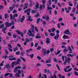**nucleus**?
Instances as JSON below:
<instances>
[{
  "instance_id": "nucleus-56",
  "label": "nucleus",
  "mask_w": 78,
  "mask_h": 78,
  "mask_svg": "<svg viewBox=\"0 0 78 78\" xmlns=\"http://www.w3.org/2000/svg\"><path fill=\"white\" fill-rule=\"evenodd\" d=\"M41 48V47L40 46H38L37 48V50H40Z\"/></svg>"
},
{
  "instance_id": "nucleus-40",
  "label": "nucleus",
  "mask_w": 78,
  "mask_h": 78,
  "mask_svg": "<svg viewBox=\"0 0 78 78\" xmlns=\"http://www.w3.org/2000/svg\"><path fill=\"white\" fill-rule=\"evenodd\" d=\"M43 53H45L47 54V50L46 49H44L43 50Z\"/></svg>"
},
{
  "instance_id": "nucleus-1",
  "label": "nucleus",
  "mask_w": 78,
  "mask_h": 78,
  "mask_svg": "<svg viewBox=\"0 0 78 78\" xmlns=\"http://www.w3.org/2000/svg\"><path fill=\"white\" fill-rule=\"evenodd\" d=\"M11 23H9L8 22H6L5 23V25L6 26L2 29V30L5 31L6 30V27H11L12 25H14V23L13 21H11Z\"/></svg>"
},
{
  "instance_id": "nucleus-46",
  "label": "nucleus",
  "mask_w": 78,
  "mask_h": 78,
  "mask_svg": "<svg viewBox=\"0 0 78 78\" xmlns=\"http://www.w3.org/2000/svg\"><path fill=\"white\" fill-rule=\"evenodd\" d=\"M13 36L14 38H16V37H17V34H14L13 35Z\"/></svg>"
},
{
  "instance_id": "nucleus-51",
  "label": "nucleus",
  "mask_w": 78,
  "mask_h": 78,
  "mask_svg": "<svg viewBox=\"0 0 78 78\" xmlns=\"http://www.w3.org/2000/svg\"><path fill=\"white\" fill-rule=\"evenodd\" d=\"M57 26L58 27V28H59V29H60V28H61V26H60V24L58 23L57 24Z\"/></svg>"
},
{
  "instance_id": "nucleus-45",
  "label": "nucleus",
  "mask_w": 78,
  "mask_h": 78,
  "mask_svg": "<svg viewBox=\"0 0 78 78\" xmlns=\"http://www.w3.org/2000/svg\"><path fill=\"white\" fill-rule=\"evenodd\" d=\"M67 51V49L66 48L64 49L63 50V52H67V51Z\"/></svg>"
},
{
  "instance_id": "nucleus-24",
  "label": "nucleus",
  "mask_w": 78,
  "mask_h": 78,
  "mask_svg": "<svg viewBox=\"0 0 78 78\" xmlns=\"http://www.w3.org/2000/svg\"><path fill=\"white\" fill-rule=\"evenodd\" d=\"M17 16H18V14L17 13H16L13 15V18H16V17H17Z\"/></svg>"
},
{
  "instance_id": "nucleus-17",
  "label": "nucleus",
  "mask_w": 78,
  "mask_h": 78,
  "mask_svg": "<svg viewBox=\"0 0 78 78\" xmlns=\"http://www.w3.org/2000/svg\"><path fill=\"white\" fill-rule=\"evenodd\" d=\"M18 47H16L15 48H14L13 51H14V52H16V50H18Z\"/></svg>"
},
{
  "instance_id": "nucleus-44",
  "label": "nucleus",
  "mask_w": 78,
  "mask_h": 78,
  "mask_svg": "<svg viewBox=\"0 0 78 78\" xmlns=\"http://www.w3.org/2000/svg\"><path fill=\"white\" fill-rule=\"evenodd\" d=\"M41 2L43 3L42 4H45V3H46L45 0H42Z\"/></svg>"
},
{
  "instance_id": "nucleus-52",
  "label": "nucleus",
  "mask_w": 78,
  "mask_h": 78,
  "mask_svg": "<svg viewBox=\"0 0 78 78\" xmlns=\"http://www.w3.org/2000/svg\"><path fill=\"white\" fill-rule=\"evenodd\" d=\"M39 16V14H37L35 15V16L37 18Z\"/></svg>"
},
{
  "instance_id": "nucleus-61",
  "label": "nucleus",
  "mask_w": 78,
  "mask_h": 78,
  "mask_svg": "<svg viewBox=\"0 0 78 78\" xmlns=\"http://www.w3.org/2000/svg\"><path fill=\"white\" fill-rule=\"evenodd\" d=\"M31 12L32 14H34V13H36V11H35V10H32Z\"/></svg>"
},
{
  "instance_id": "nucleus-39",
  "label": "nucleus",
  "mask_w": 78,
  "mask_h": 78,
  "mask_svg": "<svg viewBox=\"0 0 78 78\" xmlns=\"http://www.w3.org/2000/svg\"><path fill=\"white\" fill-rule=\"evenodd\" d=\"M42 8H43V9H45V4H42Z\"/></svg>"
},
{
  "instance_id": "nucleus-34",
  "label": "nucleus",
  "mask_w": 78,
  "mask_h": 78,
  "mask_svg": "<svg viewBox=\"0 0 78 78\" xmlns=\"http://www.w3.org/2000/svg\"><path fill=\"white\" fill-rule=\"evenodd\" d=\"M4 51H5V53H6V55H8V53H9L8 51H7L6 49H5Z\"/></svg>"
},
{
  "instance_id": "nucleus-48",
  "label": "nucleus",
  "mask_w": 78,
  "mask_h": 78,
  "mask_svg": "<svg viewBox=\"0 0 78 78\" xmlns=\"http://www.w3.org/2000/svg\"><path fill=\"white\" fill-rule=\"evenodd\" d=\"M56 67H57V68L58 69V70L59 71H60L61 69H60V68H59V66H58V65H56Z\"/></svg>"
},
{
  "instance_id": "nucleus-27",
  "label": "nucleus",
  "mask_w": 78,
  "mask_h": 78,
  "mask_svg": "<svg viewBox=\"0 0 78 78\" xmlns=\"http://www.w3.org/2000/svg\"><path fill=\"white\" fill-rule=\"evenodd\" d=\"M37 5H36L35 6V8H37V9H38L39 8V3H38L37 2H36Z\"/></svg>"
},
{
  "instance_id": "nucleus-12",
  "label": "nucleus",
  "mask_w": 78,
  "mask_h": 78,
  "mask_svg": "<svg viewBox=\"0 0 78 78\" xmlns=\"http://www.w3.org/2000/svg\"><path fill=\"white\" fill-rule=\"evenodd\" d=\"M25 17L24 16H23L22 17V18H20V20L21 22H23V20H25Z\"/></svg>"
},
{
  "instance_id": "nucleus-33",
  "label": "nucleus",
  "mask_w": 78,
  "mask_h": 78,
  "mask_svg": "<svg viewBox=\"0 0 78 78\" xmlns=\"http://www.w3.org/2000/svg\"><path fill=\"white\" fill-rule=\"evenodd\" d=\"M4 27V24H0V28H3Z\"/></svg>"
},
{
  "instance_id": "nucleus-11",
  "label": "nucleus",
  "mask_w": 78,
  "mask_h": 78,
  "mask_svg": "<svg viewBox=\"0 0 78 78\" xmlns=\"http://www.w3.org/2000/svg\"><path fill=\"white\" fill-rule=\"evenodd\" d=\"M27 17L28 18V19L27 20V21H30V22H31L32 21H33V19H31V16L30 15H28Z\"/></svg>"
},
{
  "instance_id": "nucleus-49",
  "label": "nucleus",
  "mask_w": 78,
  "mask_h": 78,
  "mask_svg": "<svg viewBox=\"0 0 78 78\" xmlns=\"http://www.w3.org/2000/svg\"><path fill=\"white\" fill-rule=\"evenodd\" d=\"M10 66V65H9V64L7 63L6 66V67H7V68H8V67H9Z\"/></svg>"
},
{
  "instance_id": "nucleus-20",
  "label": "nucleus",
  "mask_w": 78,
  "mask_h": 78,
  "mask_svg": "<svg viewBox=\"0 0 78 78\" xmlns=\"http://www.w3.org/2000/svg\"><path fill=\"white\" fill-rule=\"evenodd\" d=\"M24 54H25V51H21V52L20 53L21 56H23L24 55Z\"/></svg>"
},
{
  "instance_id": "nucleus-4",
  "label": "nucleus",
  "mask_w": 78,
  "mask_h": 78,
  "mask_svg": "<svg viewBox=\"0 0 78 78\" xmlns=\"http://www.w3.org/2000/svg\"><path fill=\"white\" fill-rule=\"evenodd\" d=\"M31 10V9H29L25 10L24 11V13H27V15L29 16L30 14V11Z\"/></svg>"
},
{
  "instance_id": "nucleus-28",
  "label": "nucleus",
  "mask_w": 78,
  "mask_h": 78,
  "mask_svg": "<svg viewBox=\"0 0 78 78\" xmlns=\"http://www.w3.org/2000/svg\"><path fill=\"white\" fill-rule=\"evenodd\" d=\"M67 56H69V57H73V55L71 54H68L67 55Z\"/></svg>"
},
{
  "instance_id": "nucleus-63",
  "label": "nucleus",
  "mask_w": 78,
  "mask_h": 78,
  "mask_svg": "<svg viewBox=\"0 0 78 78\" xmlns=\"http://www.w3.org/2000/svg\"><path fill=\"white\" fill-rule=\"evenodd\" d=\"M56 34H59V30H57L56 31Z\"/></svg>"
},
{
  "instance_id": "nucleus-47",
  "label": "nucleus",
  "mask_w": 78,
  "mask_h": 78,
  "mask_svg": "<svg viewBox=\"0 0 78 78\" xmlns=\"http://www.w3.org/2000/svg\"><path fill=\"white\" fill-rule=\"evenodd\" d=\"M35 38L36 39H41V37L40 36H36Z\"/></svg>"
},
{
  "instance_id": "nucleus-16",
  "label": "nucleus",
  "mask_w": 78,
  "mask_h": 78,
  "mask_svg": "<svg viewBox=\"0 0 78 78\" xmlns=\"http://www.w3.org/2000/svg\"><path fill=\"white\" fill-rule=\"evenodd\" d=\"M68 49L69 51H70L69 52V53H72V49H71L70 46H69Z\"/></svg>"
},
{
  "instance_id": "nucleus-7",
  "label": "nucleus",
  "mask_w": 78,
  "mask_h": 78,
  "mask_svg": "<svg viewBox=\"0 0 78 78\" xmlns=\"http://www.w3.org/2000/svg\"><path fill=\"white\" fill-rule=\"evenodd\" d=\"M51 57H49L48 58L46 61V63H51Z\"/></svg>"
},
{
  "instance_id": "nucleus-53",
  "label": "nucleus",
  "mask_w": 78,
  "mask_h": 78,
  "mask_svg": "<svg viewBox=\"0 0 78 78\" xmlns=\"http://www.w3.org/2000/svg\"><path fill=\"white\" fill-rule=\"evenodd\" d=\"M51 0H49L48 2V5H51Z\"/></svg>"
},
{
  "instance_id": "nucleus-30",
  "label": "nucleus",
  "mask_w": 78,
  "mask_h": 78,
  "mask_svg": "<svg viewBox=\"0 0 78 78\" xmlns=\"http://www.w3.org/2000/svg\"><path fill=\"white\" fill-rule=\"evenodd\" d=\"M54 1H55V4H56L58 3V0H51L52 2H54Z\"/></svg>"
},
{
  "instance_id": "nucleus-37",
  "label": "nucleus",
  "mask_w": 78,
  "mask_h": 78,
  "mask_svg": "<svg viewBox=\"0 0 78 78\" xmlns=\"http://www.w3.org/2000/svg\"><path fill=\"white\" fill-rule=\"evenodd\" d=\"M20 53V51H17L16 52V55H19Z\"/></svg>"
},
{
  "instance_id": "nucleus-18",
  "label": "nucleus",
  "mask_w": 78,
  "mask_h": 78,
  "mask_svg": "<svg viewBox=\"0 0 78 78\" xmlns=\"http://www.w3.org/2000/svg\"><path fill=\"white\" fill-rule=\"evenodd\" d=\"M62 38L63 39H66L68 37V36L66 35H64V36L62 37Z\"/></svg>"
},
{
  "instance_id": "nucleus-32",
  "label": "nucleus",
  "mask_w": 78,
  "mask_h": 78,
  "mask_svg": "<svg viewBox=\"0 0 78 78\" xmlns=\"http://www.w3.org/2000/svg\"><path fill=\"white\" fill-rule=\"evenodd\" d=\"M20 58L21 59H22L23 61L24 62H25V61H26V60H25V58H23L22 57H20Z\"/></svg>"
},
{
  "instance_id": "nucleus-38",
  "label": "nucleus",
  "mask_w": 78,
  "mask_h": 78,
  "mask_svg": "<svg viewBox=\"0 0 78 78\" xmlns=\"http://www.w3.org/2000/svg\"><path fill=\"white\" fill-rule=\"evenodd\" d=\"M49 35L51 36H54L55 35V34L53 33H51L49 34Z\"/></svg>"
},
{
  "instance_id": "nucleus-64",
  "label": "nucleus",
  "mask_w": 78,
  "mask_h": 78,
  "mask_svg": "<svg viewBox=\"0 0 78 78\" xmlns=\"http://www.w3.org/2000/svg\"><path fill=\"white\" fill-rule=\"evenodd\" d=\"M73 12H75V8H73V9L72 10Z\"/></svg>"
},
{
  "instance_id": "nucleus-15",
  "label": "nucleus",
  "mask_w": 78,
  "mask_h": 78,
  "mask_svg": "<svg viewBox=\"0 0 78 78\" xmlns=\"http://www.w3.org/2000/svg\"><path fill=\"white\" fill-rule=\"evenodd\" d=\"M59 37V35L56 34V36H55L54 37V39L56 40H58V38Z\"/></svg>"
},
{
  "instance_id": "nucleus-8",
  "label": "nucleus",
  "mask_w": 78,
  "mask_h": 78,
  "mask_svg": "<svg viewBox=\"0 0 78 78\" xmlns=\"http://www.w3.org/2000/svg\"><path fill=\"white\" fill-rule=\"evenodd\" d=\"M30 26L31 28V29L30 30L32 32V33H35V31L34 30V25H31Z\"/></svg>"
},
{
  "instance_id": "nucleus-3",
  "label": "nucleus",
  "mask_w": 78,
  "mask_h": 78,
  "mask_svg": "<svg viewBox=\"0 0 78 78\" xmlns=\"http://www.w3.org/2000/svg\"><path fill=\"white\" fill-rule=\"evenodd\" d=\"M17 73H16V74H15V76L16 77H20V75H19L21 73V71L20 70H17Z\"/></svg>"
},
{
  "instance_id": "nucleus-41",
  "label": "nucleus",
  "mask_w": 78,
  "mask_h": 78,
  "mask_svg": "<svg viewBox=\"0 0 78 78\" xmlns=\"http://www.w3.org/2000/svg\"><path fill=\"white\" fill-rule=\"evenodd\" d=\"M23 66H23L22 67V69H26V67H26V65H24V64H23Z\"/></svg>"
},
{
  "instance_id": "nucleus-60",
  "label": "nucleus",
  "mask_w": 78,
  "mask_h": 78,
  "mask_svg": "<svg viewBox=\"0 0 78 78\" xmlns=\"http://www.w3.org/2000/svg\"><path fill=\"white\" fill-rule=\"evenodd\" d=\"M8 46L10 48H12V45H11V44H8Z\"/></svg>"
},
{
  "instance_id": "nucleus-2",
  "label": "nucleus",
  "mask_w": 78,
  "mask_h": 78,
  "mask_svg": "<svg viewBox=\"0 0 78 78\" xmlns=\"http://www.w3.org/2000/svg\"><path fill=\"white\" fill-rule=\"evenodd\" d=\"M12 65H11V67H12V68L13 69L14 67V66H17V65L19 64L20 63H19V62H13L12 63Z\"/></svg>"
},
{
  "instance_id": "nucleus-50",
  "label": "nucleus",
  "mask_w": 78,
  "mask_h": 78,
  "mask_svg": "<svg viewBox=\"0 0 78 78\" xmlns=\"http://www.w3.org/2000/svg\"><path fill=\"white\" fill-rule=\"evenodd\" d=\"M9 75H10L9 73H7L5 75V77H6L7 76H8Z\"/></svg>"
},
{
  "instance_id": "nucleus-43",
  "label": "nucleus",
  "mask_w": 78,
  "mask_h": 78,
  "mask_svg": "<svg viewBox=\"0 0 78 78\" xmlns=\"http://www.w3.org/2000/svg\"><path fill=\"white\" fill-rule=\"evenodd\" d=\"M25 41L27 42H30V40L28 39V38H26L25 40Z\"/></svg>"
},
{
  "instance_id": "nucleus-42",
  "label": "nucleus",
  "mask_w": 78,
  "mask_h": 78,
  "mask_svg": "<svg viewBox=\"0 0 78 78\" xmlns=\"http://www.w3.org/2000/svg\"><path fill=\"white\" fill-rule=\"evenodd\" d=\"M13 7H10L9 8V9H10V11H13Z\"/></svg>"
},
{
  "instance_id": "nucleus-59",
  "label": "nucleus",
  "mask_w": 78,
  "mask_h": 78,
  "mask_svg": "<svg viewBox=\"0 0 78 78\" xmlns=\"http://www.w3.org/2000/svg\"><path fill=\"white\" fill-rule=\"evenodd\" d=\"M34 28L35 31H37V32H38V29H37V27H35Z\"/></svg>"
},
{
  "instance_id": "nucleus-21",
  "label": "nucleus",
  "mask_w": 78,
  "mask_h": 78,
  "mask_svg": "<svg viewBox=\"0 0 78 78\" xmlns=\"http://www.w3.org/2000/svg\"><path fill=\"white\" fill-rule=\"evenodd\" d=\"M30 2V4L29 5V6L30 7H31V6H32L33 5V3H32V2H33V1H29Z\"/></svg>"
},
{
  "instance_id": "nucleus-29",
  "label": "nucleus",
  "mask_w": 78,
  "mask_h": 78,
  "mask_svg": "<svg viewBox=\"0 0 78 78\" xmlns=\"http://www.w3.org/2000/svg\"><path fill=\"white\" fill-rule=\"evenodd\" d=\"M9 60L10 61H12L13 60H16V57H14V58H10Z\"/></svg>"
},
{
  "instance_id": "nucleus-9",
  "label": "nucleus",
  "mask_w": 78,
  "mask_h": 78,
  "mask_svg": "<svg viewBox=\"0 0 78 78\" xmlns=\"http://www.w3.org/2000/svg\"><path fill=\"white\" fill-rule=\"evenodd\" d=\"M48 53H50V50H48L47 51V53L46 54V53H45L44 52H43L42 53V56H47V55H48Z\"/></svg>"
},
{
  "instance_id": "nucleus-35",
  "label": "nucleus",
  "mask_w": 78,
  "mask_h": 78,
  "mask_svg": "<svg viewBox=\"0 0 78 78\" xmlns=\"http://www.w3.org/2000/svg\"><path fill=\"white\" fill-rule=\"evenodd\" d=\"M40 18H38L37 19V23H38L40 21Z\"/></svg>"
},
{
  "instance_id": "nucleus-62",
  "label": "nucleus",
  "mask_w": 78,
  "mask_h": 78,
  "mask_svg": "<svg viewBox=\"0 0 78 78\" xmlns=\"http://www.w3.org/2000/svg\"><path fill=\"white\" fill-rule=\"evenodd\" d=\"M37 58L38 60H41V57L39 56L37 57Z\"/></svg>"
},
{
  "instance_id": "nucleus-36",
  "label": "nucleus",
  "mask_w": 78,
  "mask_h": 78,
  "mask_svg": "<svg viewBox=\"0 0 78 78\" xmlns=\"http://www.w3.org/2000/svg\"><path fill=\"white\" fill-rule=\"evenodd\" d=\"M8 16V14L7 13H5V18L7 19Z\"/></svg>"
},
{
  "instance_id": "nucleus-22",
  "label": "nucleus",
  "mask_w": 78,
  "mask_h": 78,
  "mask_svg": "<svg viewBox=\"0 0 78 78\" xmlns=\"http://www.w3.org/2000/svg\"><path fill=\"white\" fill-rule=\"evenodd\" d=\"M26 52L27 53H28L29 52H30L31 51H33V49H27L26 50Z\"/></svg>"
},
{
  "instance_id": "nucleus-55",
  "label": "nucleus",
  "mask_w": 78,
  "mask_h": 78,
  "mask_svg": "<svg viewBox=\"0 0 78 78\" xmlns=\"http://www.w3.org/2000/svg\"><path fill=\"white\" fill-rule=\"evenodd\" d=\"M10 20H12V17H13V16L12 17V14H10Z\"/></svg>"
},
{
  "instance_id": "nucleus-25",
  "label": "nucleus",
  "mask_w": 78,
  "mask_h": 78,
  "mask_svg": "<svg viewBox=\"0 0 78 78\" xmlns=\"http://www.w3.org/2000/svg\"><path fill=\"white\" fill-rule=\"evenodd\" d=\"M17 70H18L17 68H16V67L14 69L13 72H14V73H16V72H17Z\"/></svg>"
},
{
  "instance_id": "nucleus-6",
  "label": "nucleus",
  "mask_w": 78,
  "mask_h": 78,
  "mask_svg": "<svg viewBox=\"0 0 78 78\" xmlns=\"http://www.w3.org/2000/svg\"><path fill=\"white\" fill-rule=\"evenodd\" d=\"M29 33H28V35L29 36H30V37H31L32 36L33 37H34V34H32V32L30 30H29Z\"/></svg>"
},
{
  "instance_id": "nucleus-5",
  "label": "nucleus",
  "mask_w": 78,
  "mask_h": 78,
  "mask_svg": "<svg viewBox=\"0 0 78 78\" xmlns=\"http://www.w3.org/2000/svg\"><path fill=\"white\" fill-rule=\"evenodd\" d=\"M65 61L67 62V63H68V64L70 63V61H71V59L70 58V57H67V56H65Z\"/></svg>"
},
{
  "instance_id": "nucleus-10",
  "label": "nucleus",
  "mask_w": 78,
  "mask_h": 78,
  "mask_svg": "<svg viewBox=\"0 0 78 78\" xmlns=\"http://www.w3.org/2000/svg\"><path fill=\"white\" fill-rule=\"evenodd\" d=\"M64 33L65 34H72V33H70V31L69 30H67L65 31Z\"/></svg>"
},
{
  "instance_id": "nucleus-57",
  "label": "nucleus",
  "mask_w": 78,
  "mask_h": 78,
  "mask_svg": "<svg viewBox=\"0 0 78 78\" xmlns=\"http://www.w3.org/2000/svg\"><path fill=\"white\" fill-rule=\"evenodd\" d=\"M20 35L21 37H23V33L22 32H21V34H20Z\"/></svg>"
},
{
  "instance_id": "nucleus-23",
  "label": "nucleus",
  "mask_w": 78,
  "mask_h": 78,
  "mask_svg": "<svg viewBox=\"0 0 78 78\" xmlns=\"http://www.w3.org/2000/svg\"><path fill=\"white\" fill-rule=\"evenodd\" d=\"M51 31L52 32V33H53L54 31H55V30H56V29L54 27H53L52 28H51Z\"/></svg>"
},
{
  "instance_id": "nucleus-54",
  "label": "nucleus",
  "mask_w": 78,
  "mask_h": 78,
  "mask_svg": "<svg viewBox=\"0 0 78 78\" xmlns=\"http://www.w3.org/2000/svg\"><path fill=\"white\" fill-rule=\"evenodd\" d=\"M62 20V18H60L58 19L59 22H61Z\"/></svg>"
},
{
  "instance_id": "nucleus-26",
  "label": "nucleus",
  "mask_w": 78,
  "mask_h": 78,
  "mask_svg": "<svg viewBox=\"0 0 78 78\" xmlns=\"http://www.w3.org/2000/svg\"><path fill=\"white\" fill-rule=\"evenodd\" d=\"M29 56L31 58H33V57H34V54H32L31 55H29Z\"/></svg>"
},
{
  "instance_id": "nucleus-31",
  "label": "nucleus",
  "mask_w": 78,
  "mask_h": 78,
  "mask_svg": "<svg viewBox=\"0 0 78 78\" xmlns=\"http://www.w3.org/2000/svg\"><path fill=\"white\" fill-rule=\"evenodd\" d=\"M20 58L21 59H22L23 61L24 62H25V61H26V60H25V58H23L22 57H20Z\"/></svg>"
},
{
  "instance_id": "nucleus-13",
  "label": "nucleus",
  "mask_w": 78,
  "mask_h": 78,
  "mask_svg": "<svg viewBox=\"0 0 78 78\" xmlns=\"http://www.w3.org/2000/svg\"><path fill=\"white\" fill-rule=\"evenodd\" d=\"M28 4L27 3H26L24 4V9H25L27 8H28Z\"/></svg>"
},
{
  "instance_id": "nucleus-19",
  "label": "nucleus",
  "mask_w": 78,
  "mask_h": 78,
  "mask_svg": "<svg viewBox=\"0 0 78 78\" xmlns=\"http://www.w3.org/2000/svg\"><path fill=\"white\" fill-rule=\"evenodd\" d=\"M16 31L17 34H19V35L21 33H22V32L18 30H16Z\"/></svg>"
},
{
  "instance_id": "nucleus-14",
  "label": "nucleus",
  "mask_w": 78,
  "mask_h": 78,
  "mask_svg": "<svg viewBox=\"0 0 78 78\" xmlns=\"http://www.w3.org/2000/svg\"><path fill=\"white\" fill-rule=\"evenodd\" d=\"M46 40V44H50V39L48 38H47Z\"/></svg>"
},
{
  "instance_id": "nucleus-58",
  "label": "nucleus",
  "mask_w": 78,
  "mask_h": 78,
  "mask_svg": "<svg viewBox=\"0 0 78 78\" xmlns=\"http://www.w3.org/2000/svg\"><path fill=\"white\" fill-rule=\"evenodd\" d=\"M74 73L75 75H76V76H78V73H77V72L74 71Z\"/></svg>"
}]
</instances>
